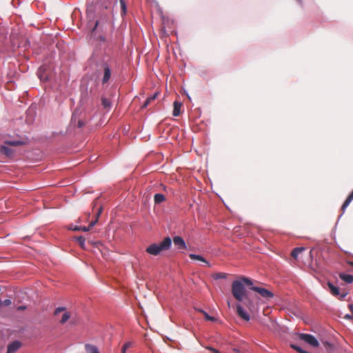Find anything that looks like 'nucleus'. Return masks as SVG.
Here are the masks:
<instances>
[{
	"instance_id": "16",
	"label": "nucleus",
	"mask_w": 353,
	"mask_h": 353,
	"mask_svg": "<svg viewBox=\"0 0 353 353\" xmlns=\"http://www.w3.org/2000/svg\"><path fill=\"white\" fill-rule=\"evenodd\" d=\"M339 278L347 283H352L353 282V275L352 274L341 272L339 274Z\"/></svg>"
},
{
	"instance_id": "6",
	"label": "nucleus",
	"mask_w": 353,
	"mask_h": 353,
	"mask_svg": "<svg viewBox=\"0 0 353 353\" xmlns=\"http://www.w3.org/2000/svg\"><path fill=\"white\" fill-rule=\"evenodd\" d=\"M327 286L331 292V293L334 296H339L341 299H343L347 294V292H343L340 293L339 288L336 287L333 283L328 282Z\"/></svg>"
},
{
	"instance_id": "35",
	"label": "nucleus",
	"mask_w": 353,
	"mask_h": 353,
	"mask_svg": "<svg viewBox=\"0 0 353 353\" xmlns=\"http://www.w3.org/2000/svg\"><path fill=\"white\" fill-rule=\"evenodd\" d=\"M157 93H154L152 96L148 97V99H150V101L151 102L152 101L154 100L157 98Z\"/></svg>"
},
{
	"instance_id": "46",
	"label": "nucleus",
	"mask_w": 353,
	"mask_h": 353,
	"mask_svg": "<svg viewBox=\"0 0 353 353\" xmlns=\"http://www.w3.org/2000/svg\"><path fill=\"white\" fill-rule=\"evenodd\" d=\"M342 215H343V213L341 214H340L339 219H340L342 216Z\"/></svg>"
},
{
	"instance_id": "19",
	"label": "nucleus",
	"mask_w": 353,
	"mask_h": 353,
	"mask_svg": "<svg viewBox=\"0 0 353 353\" xmlns=\"http://www.w3.org/2000/svg\"><path fill=\"white\" fill-rule=\"evenodd\" d=\"M101 103H102V105L103 106L104 108L110 109L111 108V106H112L111 101L108 99H107V98H105L104 97H103L101 98Z\"/></svg>"
},
{
	"instance_id": "40",
	"label": "nucleus",
	"mask_w": 353,
	"mask_h": 353,
	"mask_svg": "<svg viewBox=\"0 0 353 353\" xmlns=\"http://www.w3.org/2000/svg\"><path fill=\"white\" fill-rule=\"evenodd\" d=\"M74 230H81V227L75 226L74 228H72Z\"/></svg>"
},
{
	"instance_id": "36",
	"label": "nucleus",
	"mask_w": 353,
	"mask_h": 353,
	"mask_svg": "<svg viewBox=\"0 0 353 353\" xmlns=\"http://www.w3.org/2000/svg\"><path fill=\"white\" fill-rule=\"evenodd\" d=\"M150 103V99H148L145 101V103L143 104L142 108H146L148 105Z\"/></svg>"
},
{
	"instance_id": "31",
	"label": "nucleus",
	"mask_w": 353,
	"mask_h": 353,
	"mask_svg": "<svg viewBox=\"0 0 353 353\" xmlns=\"http://www.w3.org/2000/svg\"><path fill=\"white\" fill-rule=\"evenodd\" d=\"M65 307H59L56 308V310L54 311V314L57 315L59 313H60L61 312H63V311H65Z\"/></svg>"
},
{
	"instance_id": "48",
	"label": "nucleus",
	"mask_w": 353,
	"mask_h": 353,
	"mask_svg": "<svg viewBox=\"0 0 353 353\" xmlns=\"http://www.w3.org/2000/svg\"><path fill=\"white\" fill-rule=\"evenodd\" d=\"M352 192L353 193V190H352Z\"/></svg>"
},
{
	"instance_id": "30",
	"label": "nucleus",
	"mask_w": 353,
	"mask_h": 353,
	"mask_svg": "<svg viewBox=\"0 0 353 353\" xmlns=\"http://www.w3.org/2000/svg\"><path fill=\"white\" fill-rule=\"evenodd\" d=\"M96 40L98 41L100 43H105L106 39L104 36H99L96 38Z\"/></svg>"
},
{
	"instance_id": "15",
	"label": "nucleus",
	"mask_w": 353,
	"mask_h": 353,
	"mask_svg": "<svg viewBox=\"0 0 353 353\" xmlns=\"http://www.w3.org/2000/svg\"><path fill=\"white\" fill-rule=\"evenodd\" d=\"M181 105H182V103L179 101H175L174 102V110L172 112V115L174 117L179 116V114L181 113Z\"/></svg>"
},
{
	"instance_id": "24",
	"label": "nucleus",
	"mask_w": 353,
	"mask_h": 353,
	"mask_svg": "<svg viewBox=\"0 0 353 353\" xmlns=\"http://www.w3.org/2000/svg\"><path fill=\"white\" fill-rule=\"evenodd\" d=\"M70 318V314L69 312H65L63 316H62V318L60 321L61 323L62 324H64L65 323H66L68 319Z\"/></svg>"
},
{
	"instance_id": "26",
	"label": "nucleus",
	"mask_w": 353,
	"mask_h": 353,
	"mask_svg": "<svg viewBox=\"0 0 353 353\" xmlns=\"http://www.w3.org/2000/svg\"><path fill=\"white\" fill-rule=\"evenodd\" d=\"M291 347L294 349V350L297 351L299 353H303L305 351L303 348H301L300 346L295 345V344H291Z\"/></svg>"
},
{
	"instance_id": "37",
	"label": "nucleus",
	"mask_w": 353,
	"mask_h": 353,
	"mask_svg": "<svg viewBox=\"0 0 353 353\" xmlns=\"http://www.w3.org/2000/svg\"><path fill=\"white\" fill-rule=\"evenodd\" d=\"M210 350H211L213 353H221L219 350L213 348V347H208Z\"/></svg>"
},
{
	"instance_id": "23",
	"label": "nucleus",
	"mask_w": 353,
	"mask_h": 353,
	"mask_svg": "<svg viewBox=\"0 0 353 353\" xmlns=\"http://www.w3.org/2000/svg\"><path fill=\"white\" fill-rule=\"evenodd\" d=\"M6 143L12 146H18L23 144V141H6Z\"/></svg>"
},
{
	"instance_id": "27",
	"label": "nucleus",
	"mask_w": 353,
	"mask_h": 353,
	"mask_svg": "<svg viewBox=\"0 0 353 353\" xmlns=\"http://www.w3.org/2000/svg\"><path fill=\"white\" fill-rule=\"evenodd\" d=\"M132 345V342H126L122 347L121 348V352H125L127 350L128 348H129L130 347H131Z\"/></svg>"
},
{
	"instance_id": "32",
	"label": "nucleus",
	"mask_w": 353,
	"mask_h": 353,
	"mask_svg": "<svg viewBox=\"0 0 353 353\" xmlns=\"http://www.w3.org/2000/svg\"><path fill=\"white\" fill-rule=\"evenodd\" d=\"M2 303L6 306H10L12 304V301L10 299H6Z\"/></svg>"
},
{
	"instance_id": "29",
	"label": "nucleus",
	"mask_w": 353,
	"mask_h": 353,
	"mask_svg": "<svg viewBox=\"0 0 353 353\" xmlns=\"http://www.w3.org/2000/svg\"><path fill=\"white\" fill-rule=\"evenodd\" d=\"M227 274L225 273H218L214 276L215 279H226Z\"/></svg>"
},
{
	"instance_id": "13",
	"label": "nucleus",
	"mask_w": 353,
	"mask_h": 353,
	"mask_svg": "<svg viewBox=\"0 0 353 353\" xmlns=\"http://www.w3.org/2000/svg\"><path fill=\"white\" fill-rule=\"evenodd\" d=\"M0 152L8 157H10L12 156L14 150L8 146L2 145L0 146Z\"/></svg>"
},
{
	"instance_id": "7",
	"label": "nucleus",
	"mask_w": 353,
	"mask_h": 353,
	"mask_svg": "<svg viewBox=\"0 0 353 353\" xmlns=\"http://www.w3.org/2000/svg\"><path fill=\"white\" fill-rule=\"evenodd\" d=\"M236 313L243 320L248 321L250 319L249 314L244 310L240 303L236 305Z\"/></svg>"
},
{
	"instance_id": "4",
	"label": "nucleus",
	"mask_w": 353,
	"mask_h": 353,
	"mask_svg": "<svg viewBox=\"0 0 353 353\" xmlns=\"http://www.w3.org/2000/svg\"><path fill=\"white\" fill-rule=\"evenodd\" d=\"M299 339L314 347H317L319 346L318 340L312 334L301 333L299 334Z\"/></svg>"
},
{
	"instance_id": "43",
	"label": "nucleus",
	"mask_w": 353,
	"mask_h": 353,
	"mask_svg": "<svg viewBox=\"0 0 353 353\" xmlns=\"http://www.w3.org/2000/svg\"><path fill=\"white\" fill-rule=\"evenodd\" d=\"M348 263L353 267V261H349Z\"/></svg>"
},
{
	"instance_id": "45",
	"label": "nucleus",
	"mask_w": 353,
	"mask_h": 353,
	"mask_svg": "<svg viewBox=\"0 0 353 353\" xmlns=\"http://www.w3.org/2000/svg\"><path fill=\"white\" fill-rule=\"evenodd\" d=\"M187 96H188V99H190V97L188 94H187Z\"/></svg>"
},
{
	"instance_id": "20",
	"label": "nucleus",
	"mask_w": 353,
	"mask_h": 353,
	"mask_svg": "<svg viewBox=\"0 0 353 353\" xmlns=\"http://www.w3.org/2000/svg\"><path fill=\"white\" fill-rule=\"evenodd\" d=\"M76 241L79 244L82 249H85V239L83 236L76 238Z\"/></svg>"
},
{
	"instance_id": "14",
	"label": "nucleus",
	"mask_w": 353,
	"mask_h": 353,
	"mask_svg": "<svg viewBox=\"0 0 353 353\" xmlns=\"http://www.w3.org/2000/svg\"><path fill=\"white\" fill-rule=\"evenodd\" d=\"M45 70L46 69L44 66H41L38 69L37 76L41 81H48L49 79L48 76L45 73Z\"/></svg>"
},
{
	"instance_id": "1",
	"label": "nucleus",
	"mask_w": 353,
	"mask_h": 353,
	"mask_svg": "<svg viewBox=\"0 0 353 353\" xmlns=\"http://www.w3.org/2000/svg\"><path fill=\"white\" fill-rule=\"evenodd\" d=\"M245 285L251 290L258 292L263 298L269 300L274 297V293L262 287L254 285L253 281L248 277L242 276L239 280H235L232 283V294L239 302L243 303L245 307L250 308L253 305L250 300Z\"/></svg>"
},
{
	"instance_id": "21",
	"label": "nucleus",
	"mask_w": 353,
	"mask_h": 353,
	"mask_svg": "<svg viewBox=\"0 0 353 353\" xmlns=\"http://www.w3.org/2000/svg\"><path fill=\"white\" fill-rule=\"evenodd\" d=\"M305 250L304 248H295L292 252V256L294 258H297L298 254Z\"/></svg>"
},
{
	"instance_id": "42",
	"label": "nucleus",
	"mask_w": 353,
	"mask_h": 353,
	"mask_svg": "<svg viewBox=\"0 0 353 353\" xmlns=\"http://www.w3.org/2000/svg\"><path fill=\"white\" fill-rule=\"evenodd\" d=\"M298 1V3L300 4V5H302L303 4V1L302 0H296Z\"/></svg>"
},
{
	"instance_id": "33",
	"label": "nucleus",
	"mask_w": 353,
	"mask_h": 353,
	"mask_svg": "<svg viewBox=\"0 0 353 353\" xmlns=\"http://www.w3.org/2000/svg\"><path fill=\"white\" fill-rule=\"evenodd\" d=\"M99 24V21L98 20H97L95 22H94V27L92 28V33H93L97 28Z\"/></svg>"
},
{
	"instance_id": "25",
	"label": "nucleus",
	"mask_w": 353,
	"mask_h": 353,
	"mask_svg": "<svg viewBox=\"0 0 353 353\" xmlns=\"http://www.w3.org/2000/svg\"><path fill=\"white\" fill-rule=\"evenodd\" d=\"M202 314L204 315V318L207 321H215L216 319L208 314L205 311H202Z\"/></svg>"
},
{
	"instance_id": "11",
	"label": "nucleus",
	"mask_w": 353,
	"mask_h": 353,
	"mask_svg": "<svg viewBox=\"0 0 353 353\" xmlns=\"http://www.w3.org/2000/svg\"><path fill=\"white\" fill-rule=\"evenodd\" d=\"M174 244L178 246L179 248H186V243L183 239L179 236H176L173 238Z\"/></svg>"
},
{
	"instance_id": "22",
	"label": "nucleus",
	"mask_w": 353,
	"mask_h": 353,
	"mask_svg": "<svg viewBox=\"0 0 353 353\" xmlns=\"http://www.w3.org/2000/svg\"><path fill=\"white\" fill-rule=\"evenodd\" d=\"M121 8V14L125 15L127 12V6L124 0H119Z\"/></svg>"
},
{
	"instance_id": "18",
	"label": "nucleus",
	"mask_w": 353,
	"mask_h": 353,
	"mask_svg": "<svg viewBox=\"0 0 353 353\" xmlns=\"http://www.w3.org/2000/svg\"><path fill=\"white\" fill-rule=\"evenodd\" d=\"M165 200V197L163 194L157 193L154 196V201L156 204H160Z\"/></svg>"
},
{
	"instance_id": "12",
	"label": "nucleus",
	"mask_w": 353,
	"mask_h": 353,
	"mask_svg": "<svg viewBox=\"0 0 353 353\" xmlns=\"http://www.w3.org/2000/svg\"><path fill=\"white\" fill-rule=\"evenodd\" d=\"M189 256L192 260H198L199 261L204 263L208 267H211V264L201 255L196 254H190Z\"/></svg>"
},
{
	"instance_id": "28",
	"label": "nucleus",
	"mask_w": 353,
	"mask_h": 353,
	"mask_svg": "<svg viewBox=\"0 0 353 353\" xmlns=\"http://www.w3.org/2000/svg\"><path fill=\"white\" fill-rule=\"evenodd\" d=\"M350 203H351L350 201L347 200V199H345V201H344V203H343V204L342 205V207H341V210L343 211V213L345 212V209L350 205Z\"/></svg>"
},
{
	"instance_id": "9",
	"label": "nucleus",
	"mask_w": 353,
	"mask_h": 353,
	"mask_svg": "<svg viewBox=\"0 0 353 353\" xmlns=\"http://www.w3.org/2000/svg\"><path fill=\"white\" fill-rule=\"evenodd\" d=\"M21 346V343L19 341H14L8 345L6 353H14Z\"/></svg>"
},
{
	"instance_id": "38",
	"label": "nucleus",
	"mask_w": 353,
	"mask_h": 353,
	"mask_svg": "<svg viewBox=\"0 0 353 353\" xmlns=\"http://www.w3.org/2000/svg\"><path fill=\"white\" fill-rule=\"evenodd\" d=\"M347 200L352 201L353 200V193L351 192L347 198Z\"/></svg>"
},
{
	"instance_id": "39",
	"label": "nucleus",
	"mask_w": 353,
	"mask_h": 353,
	"mask_svg": "<svg viewBox=\"0 0 353 353\" xmlns=\"http://www.w3.org/2000/svg\"><path fill=\"white\" fill-rule=\"evenodd\" d=\"M345 318L347 319H352L353 317H352V315H351V314H346L345 316Z\"/></svg>"
},
{
	"instance_id": "5",
	"label": "nucleus",
	"mask_w": 353,
	"mask_h": 353,
	"mask_svg": "<svg viewBox=\"0 0 353 353\" xmlns=\"http://www.w3.org/2000/svg\"><path fill=\"white\" fill-rule=\"evenodd\" d=\"M98 3L92 2L87 6V16L89 21L94 20L95 13L97 12Z\"/></svg>"
},
{
	"instance_id": "2",
	"label": "nucleus",
	"mask_w": 353,
	"mask_h": 353,
	"mask_svg": "<svg viewBox=\"0 0 353 353\" xmlns=\"http://www.w3.org/2000/svg\"><path fill=\"white\" fill-rule=\"evenodd\" d=\"M90 61L97 68L96 70L97 77L102 75V84L107 83L111 78L112 70L108 63L105 61L103 54L98 50H94L90 58Z\"/></svg>"
},
{
	"instance_id": "17",
	"label": "nucleus",
	"mask_w": 353,
	"mask_h": 353,
	"mask_svg": "<svg viewBox=\"0 0 353 353\" xmlns=\"http://www.w3.org/2000/svg\"><path fill=\"white\" fill-rule=\"evenodd\" d=\"M85 349L86 353H100L98 347L96 345H91L89 343L85 344Z\"/></svg>"
},
{
	"instance_id": "34",
	"label": "nucleus",
	"mask_w": 353,
	"mask_h": 353,
	"mask_svg": "<svg viewBox=\"0 0 353 353\" xmlns=\"http://www.w3.org/2000/svg\"><path fill=\"white\" fill-rule=\"evenodd\" d=\"M27 309V306L25 305H19L17 307V310L18 311H23Z\"/></svg>"
},
{
	"instance_id": "44",
	"label": "nucleus",
	"mask_w": 353,
	"mask_h": 353,
	"mask_svg": "<svg viewBox=\"0 0 353 353\" xmlns=\"http://www.w3.org/2000/svg\"><path fill=\"white\" fill-rule=\"evenodd\" d=\"M197 310H198L199 312H201V313H202V311H204V310H202V309H198Z\"/></svg>"
},
{
	"instance_id": "3",
	"label": "nucleus",
	"mask_w": 353,
	"mask_h": 353,
	"mask_svg": "<svg viewBox=\"0 0 353 353\" xmlns=\"http://www.w3.org/2000/svg\"><path fill=\"white\" fill-rule=\"evenodd\" d=\"M172 246V239L170 237L167 236L159 243H152L147 247L145 251L149 254L153 256L159 255L161 252L168 250Z\"/></svg>"
},
{
	"instance_id": "10",
	"label": "nucleus",
	"mask_w": 353,
	"mask_h": 353,
	"mask_svg": "<svg viewBox=\"0 0 353 353\" xmlns=\"http://www.w3.org/2000/svg\"><path fill=\"white\" fill-rule=\"evenodd\" d=\"M77 118H78V111L75 110L72 113V115L71 123L74 125L76 123V122H77V127L81 128L85 125V123L81 119L77 120Z\"/></svg>"
},
{
	"instance_id": "41",
	"label": "nucleus",
	"mask_w": 353,
	"mask_h": 353,
	"mask_svg": "<svg viewBox=\"0 0 353 353\" xmlns=\"http://www.w3.org/2000/svg\"><path fill=\"white\" fill-rule=\"evenodd\" d=\"M233 351L236 353H240V350L238 348H234Z\"/></svg>"
},
{
	"instance_id": "8",
	"label": "nucleus",
	"mask_w": 353,
	"mask_h": 353,
	"mask_svg": "<svg viewBox=\"0 0 353 353\" xmlns=\"http://www.w3.org/2000/svg\"><path fill=\"white\" fill-rule=\"evenodd\" d=\"M102 210H103V208H102L101 206H100L98 208V210H97V214H96V219L94 221H92L90 223V224H89V225L88 227H85V226L81 227V230H83L84 232H87V231H89L91 228H92L95 225V224L97 223L98 218L101 215V214L102 212Z\"/></svg>"
},
{
	"instance_id": "47",
	"label": "nucleus",
	"mask_w": 353,
	"mask_h": 353,
	"mask_svg": "<svg viewBox=\"0 0 353 353\" xmlns=\"http://www.w3.org/2000/svg\"><path fill=\"white\" fill-rule=\"evenodd\" d=\"M122 353H126V351L125 352H121Z\"/></svg>"
}]
</instances>
